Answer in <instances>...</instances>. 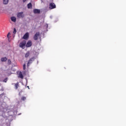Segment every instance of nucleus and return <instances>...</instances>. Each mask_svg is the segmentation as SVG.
<instances>
[{
  "label": "nucleus",
  "instance_id": "obj_1",
  "mask_svg": "<svg viewBox=\"0 0 126 126\" xmlns=\"http://www.w3.org/2000/svg\"><path fill=\"white\" fill-rule=\"evenodd\" d=\"M27 41L26 40H24L22 42H21L19 44V47L22 48V49L25 48V46H26Z\"/></svg>",
  "mask_w": 126,
  "mask_h": 126
},
{
  "label": "nucleus",
  "instance_id": "obj_2",
  "mask_svg": "<svg viewBox=\"0 0 126 126\" xmlns=\"http://www.w3.org/2000/svg\"><path fill=\"white\" fill-rule=\"evenodd\" d=\"M25 17V15L23 12H19L17 14V17L19 18H23Z\"/></svg>",
  "mask_w": 126,
  "mask_h": 126
},
{
  "label": "nucleus",
  "instance_id": "obj_3",
  "mask_svg": "<svg viewBox=\"0 0 126 126\" xmlns=\"http://www.w3.org/2000/svg\"><path fill=\"white\" fill-rule=\"evenodd\" d=\"M32 42L31 40H29L27 43L26 44V46L27 48L30 47L32 46Z\"/></svg>",
  "mask_w": 126,
  "mask_h": 126
},
{
  "label": "nucleus",
  "instance_id": "obj_4",
  "mask_svg": "<svg viewBox=\"0 0 126 126\" xmlns=\"http://www.w3.org/2000/svg\"><path fill=\"white\" fill-rule=\"evenodd\" d=\"M35 58L34 57L30 59L27 65L28 66H30V64L32 63V62L34 61Z\"/></svg>",
  "mask_w": 126,
  "mask_h": 126
},
{
  "label": "nucleus",
  "instance_id": "obj_5",
  "mask_svg": "<svg viewBox=\"0 0 126 126\" xmlns=\"http://www.w3.org/2000/svg\"><path fill=\"white\" fill-rule=\"evenodd\" d=\"M40 35V32H37L36 34L34 35L33 38L35 40H37L38 39V37Z\"/></svg>",
  "mask_w": 126,
  "mask_h": 126
},
{
  "label": "nucleus",
  "instance_id": "obj_6",
  "mask_svg": "<svg viewBox=\"0 0 126 126\" xmlns=\"http://www.w3.org/2000/svg\"><path fill=\"white\" fill-rule=\"evenodd\" d=\"M29 38V32H27L23 37V38L25 39V40H27Z\"/></svg>",
  "mask_w": 126,
  "mask_h": 126
},
{
  "label": "nucleus",
  "instance_id": "obj_7",
  "mask_svg": "<svg viewBox=\"0 0 126 126\" xmlns=\"http://www.w3.org/2000/svg\"><path fill=\"white\" fill-rule=\"evenodd\" d=\"M50 8L51 9H54L56 8V5L54 3H51L50 4Z\"/></svg>",
  "mask_w": 126,
  "mask_h": 126
},
{
  "label": "nucleus",
  "instance_id": "obj_8",
  "mask_svg": "<svg viewBox=\"0 0 126 126\" xmlns=\"http://www.w3.org/2000/svg\"><path fill=\"white\" fill-rule=\"evenodd\" d=\"M33 12L34 14H39L40 12V11L39 9H35L33 10Z\"/></svg>",
  "mask_w": 126,
  "mask_h": 126
},
{
  "label": "nucleus",
  "instance_id": "obj_9",
  "mask_svg": "<svg viewBox=\"0 0 126 126\" xmlns=\"http://www.w3.org/2000/svg\"><path fill=\"white\" fill-rule=\"evenodd\" d=\"M15 85V89H18V87H19V83L17 82V83L14 84Z\"/></svg>",
  "mask_w": 126,
  "mask_h": 126
},
{
  "label": "nucleus",
  "instance_id": "obj_10",
  "mask_svg": "<svg viewBox=\"0 0 126 126\" xmlns=\"http://www.w3.org/2000/svg\"><path fill=\"white\" fill-rule=\"evenodd\" d=\"M18 77L21 78V79L24 78V76L23 75L22 73L21 72L19 73Z\"/></svg>",
  "mask_w": 126,
  "mask_h": 126
},
{
  "label": "nucleus",
  "instance_id": "obj_11",
  "mask_svg": "<svg viewBox=\"0 0 126 126\" xmlns=\"http://www.w3.org/2000/svg\"><path fill=\"white\" fill-rule=\"evenodd\" d=\"M11 20H12V21H13L14 22H16V18L15 17H12L11 18Z\"/></svg>",
  "mask_w": 126,
  "mask_h": 126
},
{
  "label": "nucleus",
  "instance_id": "obj_12",
  "mask_svg": "<svg viewBox=\"0 0 126 126\" xmlns=\"http://www.w3.org/2000/svg\"><path fill=\"white\" fill-rule=\"evenodd\" d=\"M30 51H28L27 53L26 54V55H25V57H26V58L29 57V56H30Z\"/></svg>",
  "mask_w": 126,
  "mask_h": 126
},
{
  "label": "nucleus",
  "instance_id": "obj_13",
  "mask_svg": "<svg viewBox=\"0 0 126 126\" xmlns=\"http://www.w3.org/2000/svg\"><path fill=\"white\" fill-rule=\"evenodd\" d=\"M7 58H6V57H3V58H2L1 59V61H2V62H5V61H7Z\"/></svg>",
  "mask_w": 126,
  "mask_h": 126
},
{
  "label": "nucleus",
  "instance_id": "obj_14",
  "mask_svg": "<svg viewBox=\"0 0 126 126\" xmlns=\"http://www.w3.org/2000/svg\"><path fill=\"white\" fill-rule=\"evenodd\" d=\"M28 8H32V4L31 3H30L28 4Z\"/></svg>",
  "mask_w": 126,
  "mask_h": 126
},
{
  "label": "nucleus",
  "instance_id": "obj_15",
  "mask_svg": "<svg viewBox=\"0 0 126 126\" xmlns=\"http://www.w3.org/2000/svg\"><path fill=\"white\" fill-rule=\"evenodd\" d=\"M26 99H27V97H25V96H22L21 97V100L22 101H25V100H26Z\"/></svg>",
  "mask_w": 126,
  "mask_h": 126
},
{
  "label": "nucleus",
  "instance_id": "obj_16",
  "mask_svg": "<svg viewBox=\"0 0 126 126\" xmlns=\"http://www.w3.org/2000/svg\"><path fill=\"white\" fill-rule=\"evenodd\" d=\"M8 0H3V3L4 4H7L8 3Z\"/></svg>",
  "mask_w": 126,
  "mask_h": 126
},
{
  "label": "nucleus",
  "instance_id": "obj_17",
  "mask_svg": "<svg viewBox=\"0 0 126 126\" xmlns=\"http://www.w3.org/2000/svg\"><path fill=\"white\" fill-rule=\"evenodd\" d=\"M8 64H10L11 63V61L10 60H8Z\"/></svg>",
  "mask_w": 126,
  "mask_h": 126
},
{
  "label": "nucleus",
  "instance_id": "obj_18",
  "mask_svg": "<svg viewBox=\"0 0 126 126\" xmlns=\"http://www.w3.org/2000/svg\"><path fill=\"white\" fill-rule=\"evenodd\" d=\"M26 64L25 63V64H24V65H23V69H24V70H25V69H26Z\"/></svg>",
  "mask_w": 126,
  "mask_h": 126
},
{
  "label": "nucleus",
  "instance_id": "obj_19",
  "mask_svg": "<svg viewBox=\"0 0 126 126\" xmlns=\"http://www.w3.org/2000/svg\"><path fill=\"white\" fill-rule=\"evenodd\" d=\"M16 32H17L15 28H14L13 33H14V34H15V33H16Z\"/></svg>",
  "mask_w": 126,
  "mask_h": 126
},
{
  "label": "nucleus",
  "instance_id": "obj_20",
  "mask_svg": "<svg viewBox=\"0 0 126 126\" xmlns=\"http://www.w3.org/2000/svg\"><path fill=\"white\" fill-rule=\"evenodd\" d=\"M7 81V78H5L4 80H3V82L6 83Z\"/></svg>",
  "mask_w": 126,
  "mask_h": 126
},
{
  "label": "nucleus",
  "instance_id": "obj_21",
  "mask_svg": "<svg viewBox=\"0 0 126 126\" xmlns=\"http://www.w3.org/2000/svg\"><path fill=\"white\" fill-rule=\"evenodd\" d=\"M10 34H11V33H10V32H9V33H8V34H7V37L8 38H9V35H10Z\"/></svg>",
  "mask_w": 126,
  "mask_h": 126
},
{
  "label": "nucleus",
  "instance_id": "obj_22",
  "mask_svg": "<svg viewBox=\"0 0 126 126\" xmlns=\"http://www.w3.org/2000/svg\"><path fill=\"white\" fill-rule=\"evenodd\" d=\"M26 1V0H23V2H25Z\"/></svg>",
  "mask_w": 126,
  "mask_h": 126
},
{
  "label": "nucleus",
  "instance_id": "obj_23",
  "mask_svg": "<svg viewBox=\"0 0 126 126\" xmlns=\"http://www.w3.org/2000/svg\"><path fill=\"white\" fill-rule=\"evenodd\" d=\"M28 88H29V89H30L29 86H28Z\"/></svg>",
  "mask_w": 126,
  "mask_h": 126
}]
</instances>
